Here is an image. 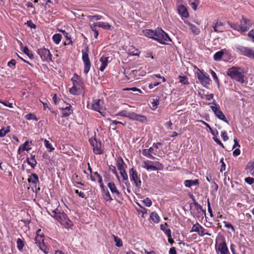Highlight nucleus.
<instances>
[{
	"mask_svg": "<svg viewBox=\"0 0 254 254\" xmlns=\"http://www.w3.org/2000/svg\"><path fill=\"white\" fill-rule=\"evenodd\" d=\"M28 181L32 185H36L39 182L38 177L35 174H32L29 177Z\"/></svg>",
	"mask_w": 254,
	"mask_h": 254,
	"instance_id": "obj_26",
	"label": "nucleus"
},
{
	"mask_svg": "<svg viewBox=\"0 0 254 254\" xmlns=\"http://www.w3.org/2000/svg\"><path fill=\"white\" fill-rule=\"evenodd\" d=\"M141 166L148 171H153L161 170L163 168V165L158 161H151L150 160L143 161Z\"/></svg>",
	"mask_w": 254,
	"mask_h": 254,
	"instance_id": "obj_4",
	"label": "nucleus"
},
{
	"mask_svg": "<svg viewBox=\"0 0 254 254\" xmlns=\"http://www.w3.org/2000/svg\"><path fill=\"white\" fill-rule=\"evenodd\" d=\"M120 174L124 180H127L128 179L127 175L125 170L120 171Z\"/></svg>",
	"mask_w": 254,
	"mask_h": 254,
	"instance_id": "obj_58",
	"label": "nucleus"
},
{
	"mask_svg": "<svg viewBox=\"0 0 254 254\" xmlns=\"http://www.w3.org/2000/svg\"><path fill=\"white\" fill-rule=\"evenodd\" d=\"M199 184V182L198 180H186L184 182L185 186L186 187L190 188L191 186L198 185Z\"/></svg>",
	"mask_w": 254,
	"mask_h": 254,
	"instance_id": "obj_28",
	"label": "nucleus"
},
{
	"mask_svg": "<svg viewBox=\"0 0 254 254\" xmlns=\"http://www.w3.org/2000/svg\"><path fill=\"white\" fill-rule=\"evenodd\" d=\"M150 219L155 223H158L160 220L159 216L155 212L151 213L150 215Z\"/></svg>",
	"mask_w": 254,
	"mask_h": 254,
	"instance_id": "obj_30",
	"label": "nucleus"
},
{
	"mask_svg": "<svg viewBox=\"0 0 254 254\" xmlns=\"http://www.w3.org/2000/svg\"><path fill=\"white\" fill-rule=\"evenodd\" d=\"M89 50L88 47H85L82 50V60L84 64V73L87 74L91 67V63L89 58Z\"/></svg>",
	"mask_w": 254,
	"mask_h": 254,
	"instance_id": "obj_6",
	"label": "nucleus"
},
{
	"mask_svg": "<svg viewBox=\"0 0 254 254\" xmlns=\"http://www.w3.org/2000/svg\"><path fill=\"white\" fill-rule=\"evenodd\" d=\"M16 244L18 250H19L20 251H22L24 246V243L23 241L21 239L19 238L17 240Z\"/></svg>",
	"mask_w": 254,
	"mask_h": 254,
	"instance_id": "obj_43",
	"label": "nucleus"
},
{
	"mask_svg": "<svg viewBox=\"0 0 254 254\" xmlns=\"http://www.w3.org/2000/svg\"><path fill=\"white\" fill-rule=\"evenodd\" d=\"M142 154L149 158H150V159H154L155 157L153 156V155H151L150 153V151H149V149H144L142 150Z\"/></svg>",
	"mask_w": 254,
	"mask_h": 254,
	"instance_id": "obj_45",
	"label": "nucleus"
},
{
	"mask_svg": "<svg viewBox=\"0 0 254 254\" xmlns=\"http://www.w3.org/2000/svg\"><path fill=\"white\" fill-rule=\"evenodd\" d=\"M75 193L77 194L81 198H86V196L84 193L81 191H79L78 190H75Z\"/></svg>",
	"mask_w": 254,
	"mask_h": 254,
	"instance_id": "obj_59",
	"label": "nucleus"
},
{
	"mask_svg": "<svg viewBox=\"0 0 254 254\" xmlns=\"http://www.w3.org/2000/svg\"><path fill=\"white\" fill-rule=\"evenodd\" d=\"M154 40L162 44H167L168 42L171 41L169 36L160 28L156 29Z\"/></svg>",
	"mask_w": 254,
	"mask_h": 254,
	"instance_id": "obj_5",
	"label": "nucleus"
},
{
	"mask_svg": "<svg viewBox=\"0 0 254 254\" xmlns=\"http://www.w3.org/2000/svg\"><path fill=\"white\" fill-rule=\"evenodd\" d=\"M115 242H116V246L118 247H121L123 246V242L122 240L118 237L113 235Z\"/></svg>",
	"mask_w": 254,
	"mask_h": 254,
	"instance_id": "obj_44",
	"label": "nucleus"
},
{
	"mask_svg": "<svg viewBox=\"0 0 254 254\" xmlns=\"http://www.w3.org/2000/svg\"><path fill=\"white\" fill-rule=\"evenodd\" d=\"M131 112H128L127 111H122L118 113L116 115L122 116L124 117H127L129 119V116H130Z\"/></svg>",
	"mask_w": 254,
	"mask_h": 254,
	"instance_id": "obj_41",
	"label": "nucleus"
},
{
	"mask_svg": "<svg viewBox=\"0 0 254 254\" xmlns=\"http://www.w3.org/2000/svg\"><path fill=\"white\" fill-rule=\"evenodd\" d=\"M150 104L151 108L153 110H155L157 108L158 105L159 104V99H153L151 101Z\"/></svg>",
	"mask_w": 254,
	"mask_h": 254,
	"instance_id": "obj_36",
	"label": "nucleus"
},
{
	"mask_svg": "<svg viewBox=\"0 0 254 254\" xmlns=\"http://www.w3.org/2000/svg\"><path fill=\"white\" fill-rule=\"evenodd\" d=\"M89 142L93 147V150L95 154H101L103 153L101 149V144L100 142H98L96 138H90Z\"/></svg>",
	"mask_w": 254,
	"mask_h": 254,
	"instance_id": "obj_13",
	"label": "nucleus"
},
{
	"mask_svg": "<svg viewBox=\"0 0 254 254\" xmlns=\"http://www.w3.org/2000/svg\"><path fill=\"white\" fill-rule=\"evenodd\" d=\"M223 23L220 21H217L215 25L213 26L214 30L215 32H222L224 28Z\"/></svg>",
	"mask_w": 254,
	"mask_h": 254,
	"instance_id": "obj_27",
	"label": "nucleus"
},
{
	"mask_svg": "<svg viewBox=\"0 0 254 254\" xmlns=\"http://www.w3.org/2000/svg\"><path fill=\"white\" fill-rule=\"evenodd\" d=\"M71 81L73 85L69 90L70 93L73 95H79L82 93L84 90V83L80 77L74 74Z\"/></svg>",
	"mask_w": 254,
	"mask_h": 254,
	"instance_id": "obj_1",
	"label": "nucleus"
},
{
	"mask_svg": "<svg viewBox=\"0 0 254 254\" xmlns=\"http://www.w3.org/2000/svg\"><path fill=\"white\" fill-rule=\"evenodd\" d=\"M221 137L223 139L224 141H226L227 140H228L229 138L227 136V134L226 133V132L225 131H221Z\"/></svg>",
	"mask_w": 254,
	"mask_h": 254,
	"instance_id": "obj_56",
	"label": "nucleus"
},
{
	"mask_svg": "<svg viewBox=\"0 0 254 254\" xmlns=\"http://www.w3.org/2000/svg\"><path fill=\"white\" fill-rule=\"evenodd\" d=\"M129 119L141 123H145L147 121V119L144 116L138 115L133 112H131Z\"/></svg>",
	"mask_w": 254,
	"mask_h": 254,
	"instance_id": "obj_17",
	"label": "nucleus"
},
{
	"mask_svg": "<svg viewBox=\"0 0 254 254\" xmlns=\"http://www.w3.org/2000/svg\"><path fill=\"white\" fill-rule=\"evenodd\" d=\"M246 170L247 173L254 176V160L250 161L248 163Z\"/></svg>",
	"mask_w": 254,
	"mask_h": 254,
	"instance_id": "obj_21",
	"label": "nucleus"
},
{
	"mask_svg": "<svg viewBox=\"0 0 254 254\" xmlns=\"http://www.w3.org/2000/svg\"><path fill=\"white\" fill-rule=\"evenodd\" d=\"M244 73V71L242 68L233 66L228 70L227 74L232 79L243 84L245 83Z\"/></svg>",
	"mask_w": 254,
	"mask_h": 254,
	"instance_id": "obj_2",
	"label": "nucleus"
},
{
	"mask_svg": "<svg viewBox=\"0 0 254 254\" xmlns=\"http://www.w3.org/2000/svg\"><path fill=\"white\" fill-rule=\"evenodd\" d=\"M235 49L241 55L254 59V48L251 49L240 45H237L235 46Z\"/></svg>",
	"mask_w": 254,
	"mask_h": 254,
	"instance_id": "obj_7",
	"label": "nucleus"
},
{
	"mask_svg": "<svg viewBox=\"0 0 254 254\" xmlns=\"http://www.w3.org/2000/svg\"><path fill=\"white\" fill-rule=\"evenodd\" d=\"M38 246H39V248L42 251H43L45 253H46V249H45V245L44 244V242L43 241L42 242V241H41V240H39V242H38L37 243H36Z\"/></svg>",
	"mask_w": 254,
	"mask_h": 254,
	"instance_id": "obj_50",
	"label": "nucleus"
},
{
	"mask_svg": "<svg viewBox=\"0 0 254 254\" xmlns=\"http://www.w3.org/2000/svg\"><path fill=\"white\" fill-rule=\"evenodd\" d=\"M39 240H41L42 242L44 241L43 239V233L41 229H38L36 232V237L35 239L36 243H37Z\"/></svg>",
	"mask_w": 254,
	"mask_h": 254,
	"instance_id": "obj_34",
	"label": "nucleus"
},
{
	"mask_svg": "<svg viewBox=\"0 0 254 254\" xmlns=\"http://www.w3.org/2000/svg\"><path fill=\"white\" fill-rule=\"evenodd\" d=\"M23 52L26 54L30 59L33 58V55L27 47H25L24 48Z\"/></svg>",
	"mask_w": 254,
	"mask_h": 254,
	"instance_id": "obj_52",
	"label": "nucleus"
},
{
	"mask_svg": "<svg viewBox=\"0 0 254 254\" xmlns=\"http://www.w3.org/2000/svg\"><path fill=\"white\" fill-rule=\"evenodd\" d=\"M190 232H196L200 236H204V235H211L210 233L206 232V230L198 223L193 225Z\"/></svg>",
	"mask_w": 254,
	"mask_h": 254,
	"instance_id": "obj_11",
	"label": "nucleus"
},
{
	"mask_svg": "<svg viewBox=\"0 0 254 254\" xmlns=\"http://www.w3.org/2000/svg\"><path fill=\"white\" fill-rule=\"evenodd\" d=\"M25 118L28 120H35L37 121L38 119L37 118L36 115L33 113L28 114L25 116Z\"/></svg>",
	"mask_w": 254,
	"mask_h": 254,
	"instance_id": "obj_48",
	"label": "nucleus"
},
{
	"mask_svg": "<svg viewBox=\"0 0 254 254\" xmlns=\"http://www.w3.org/2000/svg\"><path fill=\"white\" fill-rule=\"evenodd\" d=\"M108 187L113 194H115L118 196L121 195L120 192L117 189L115 184L114 183H109L108 184Z\"/></svg>",
	"mask_w": 254,
	"mask_h": 254,
	"instance_id": "obj_22",
	"label": "nucleus"
},
{
	"mask_svg": "<svg viewBox=\"0 0 254 254\" xmlns=\"http://www.w3.org/2000/svg\"><path fill=\"white\" fill-rule=\"evenodd\" d=\"M225 227L227 228L231 229L233 232L235 231V229L230 223H226L225 222Z\"/></svg>",
	"mask_w": 254,
	"mask_h": 254,
	"instance_id": "obj_63",
	"label": "nucleus"
},
{
	"mask_svg": "<svg viewBox=\"0 0 254 254\" xmlns=\"http://www.w3.org/2000/svg\"><path fill=\"white\" fill-rule=\"evenodd\" d=\"M230 27L234 30L240 32H244L248 31L251 26L252 23L251 20L243 18L240 21V24H229Z\"/></svg>",
	"mask_w": 254,
	"mask_h": 254,
	"instance_id": "obj_3",
	"label": "nucleus"
},
{
	"mask_svg": "<svg viewBox=\"0 0 254 254\" xmlns=\"http://www.w3.org/2000/svg\"><path fill=\"white\" fill-rule=\"evenodd\" d=\"M10 131L9 127H2L0 129V137H2Z\"/></svg>",
	"mask_w": 254,
	"mask_h": 254,
	"instance_id": "obj_35",
	"label": "nucleus"
},
{
	"mask_svg": "<svg viewBox=\"0 0 254 254\" xmlns=\"http://www.w3.org/2000/svg\"><path fill=\"white\" fill-rule=\"evenodd\" d=\"M32 145V141H26L23 144L21 145L17 151L18 154H20L24 151H28L31 149V145Z\"/></svg>",
	"mask_w": 254,
	"mask_h": 254,
	"instance_id": "obj_18",
	"label": "nucleus"
},
{
	"mask_svg": "<svg viewBox=\"0 0 254 254\" xmlns=\"http://www.w3.org/2000/svg\"><path fill=\"white\" fill-rule=\"evenodd\" d=\"M168 225L167 223H165L164 224H161L160 225L161 230L164 232V233L167 235H170L171 234V231L170 229H168Z\"/></svg>",
	"mask_w": 254,
	"mask_h": 254,
	"instance_id": "obj_31",
	"label": "nucleus"
},
{
	"mask_svg": "<svg viewBox=\"0 0 254 254\" xmlns=\"http://www.w3.org/2000/svg\"><path fill=\"white\" fill-rule=\"evenodd\" d=\"M104 102L101 99L93 100L92 103V109L98 112L101 115L104 116L103 114L102 110L104 109Z\"/></svg>",
	"mask_w": 254,
	"mask_h": 254,
	"instance_id": "obj_14",
	"label": "nucleus"
},
{
	"mask_svg": "<svg viewBox=\"0 0 254 254\" xmlns=\"http://www.w3.org/2000/svg\"><path fill=\"white\" fill-rule=\"evenodd\" d=\"M197 77L201 84L204 87H207L211 81L209 76L203 71L199 70V72L197 73Z\"/></svg>",
	"mask_w": 254,
	"mask_h": 254,
	"instance_id": "obj_10",
	"label": "nucleus"
},
{
	"mask_svg": "<svg viewBox=\"0 0 254 254\" xmlns=\"http://www.w3.org/2000/svg\"><path fill=\"white\" fill-rule=\"evenodd\" d=\"M161 145H162V144L160 142L154 143L153 144V146L150 147L149 148V151H150L151 155H154L155 156H160V155L159 154V152L158 151V149L159 148V146Z\"/></svg>",
	"mask_w": 254,
	"mask_h": 254,
	"instance_id": "obj_19",
	"label": "nucleus"
},
{
	"mask_svg": "<svg viewBox=\"0 0 254 254\" xmlns=\"http://www.w3.org/2000/svg\"><path fill=\"white\" fill-rule=\"evenodd\" d=\"M72 113V110L71 109V106L70 105L62 108V117H68Z\"/></svg>",
	"mask_w": 254,
	"mask_h": 254,
	"instance_id": "obj_24",
	"label": "nucleus"
},
{
	"mask_svg": "<svg viewBox=\"0 0 254 254\" xmlns=\"http://www.w3.org/2000/svg\"><path fill=\"white\" fill-rule=\"evenodd\" d=\"M44 143L45 147L48 149L49 151H53L55 148L53 147L52 144L47 139L44 140Z\"/></svg>",
	"mask_w": 254,
	"mask_h": 254,
	"instance_id": "obj_38",
	"label": "nucleus"
},
{
	"mask_svg": "<svg viewBox=\"0 0 254 254\" xmlns=\"http://www.w3.org/2000/svg\"><path fill=\"white\" fill-rule=\"evenodd\" d=\"M223 54L224 52L222 51L216 52L214 55V60L215 61H219L221 59Z\"/></svg>",
	"mask_w": 254,
	"mask_h": 254,
	"instance_id": "obj_46",
	"label": "nucleus"
},
{
	"mask_svg": "<svg viewBox=\"0 0 254 254\" xmlns=\"http://www.w3.org/2000/svg\"><path fill=\"white\" fill-rule=\"evenodd\" d=\"M177 10L179 14L182 17L187 18L189 16V13L187 8L184 5H179L178 7Z\"/></svg>",
	"mask_w": 254,
	"mask_h": 254,
	"instance_id": "obj_20",
	"label": "nucleus"
},
{
	"mask_svg": "<svg viewBox=\"0 0 254 254\" xmlns=\"http://www.w3.org/2000/svg\"><path fill=\"white\" fill-rule=\"evenodd\" d=\"M160 83V82H155L154 83H150L148 85V87L149 89H152L154 87L158 86Z\"/></svg>",
	"mask_w": 254,
	"mask_h": 254,
	"instance_id": "obj_61",
	"label": "nucleus"
},
{
	"mask_svg": "<svg viewBox=\"0 0 254 254\" xmlns=\"http://www.w3.org/2000/svg\"><path fill=\"white\" fill-rule=\"evenodd\" d=\"M117 167L118 168V169L120 170V172L122 171V170H125L124 164L123 160L118 163Z\"/></svg>",
	"mask_w": 254,
	"mask_h": 254,
	"instance_id": "obj_55",
	"label": "nucleus"
},
{
	"mask_svg": "<svg viewBox=\"0 0 254 254\" xmlns=\"http://www.w3.org/2000/svg\"><path fill=\"white\" fill-rule=\"evenodd\" d=\"M53 41L56 44H59L62 39V35L60 34H56L53 36L52 37Z\"/></svg>",
	"mask_w": 254,
	"mask_h": 254,
	"instance_id": "obj_37",
	"label": "nucleus"
},
{
	"mask_svg": "<svg viewBox=\"0 0 254 254\" xmlns=\"http://www.w3.org/2000/svg\"><path fill=\"white\" fill-rule=\"evenodd\" d=\"M129 174L130 180L135 186V189L139 190L141 185V181L139 175H138L137 172L133 168H132L129 170Z\"/></svg>",
	"mask_w": 254,
	"mask_h": 254,
	"instance_id": "obj_8",
	"label": "nucleus"
},
{
	"mask_svg": "<svg viewBox=\"0 0 254 254\" xmlns=\"http://www.w3.org/2000/svg\"><path fill=\"white\" fill-rule=\"evenodd\" d=\"M50 210L51 212L48 211L49 214L60 223L62 222L64 218H65L66 214L64 212H60L58 208Z\"/></svg>",
	"mask_w": 254,
	"mask_h": 254,
	"instance_id": "obj_12",
	"label": "nucleus"
},
{
	"mask_svg": "<svg viewBox=\"0 0 254 254\" xmlns=\"http://www.w3.org/2000/svg\"><path fill=\"white\" fill-rule=\"evenodd\" d=\"M96 25L104 29H110L111 27V25L109 23L104 22H96Z\"/></svg>",
	"mask_w": 254,
	"mask_h": 254,
	"instance_id": "obj_33",
	"label": "nucleus"
},
{
	"mask_svg": "<svg viewBox=\"0 0 254 254\" xmlns=\"http://www.w3.org/2000/svg\"><path fill=\"white\" fill-rule=\"evenodd\" d=\"M109 57H102L97 64L98 67L101 71H103L108 65Z\"/></svg>",
	"mask_w": 254,
	"mask_h": 254,
	"instance_id": "obj_16",
	"label": "nucleus"
},
{
	"mask_svg": "<svg viewBox=\"0 0 254 254\" xmlns=\"http://www.w3.org/2000/svg\"><path fill=\"white\" fill-rule=\"evenodd\" d=\"M27 161H28V163L32 168H34L37 163V162L35 158V156H33V155H31V157L30 158H28Z\"/></svg>",
	"mask_w": 254,
	"mask_h": 254,
	"instance_id": "obj_39",
	"label": "nucleus"
},
{
	"mask_svg": "<svg viewBox=\"0 0 254 254\" xmlns=\"http://www.w3.org/2000/svg\"><path fill=\"white\" fill-rule=\"evenodd\" d=\"M179 82L183 85H188L189 84L188 78L186 76H179Z\"/></svg>",
	"mask_w": 254,
	"mask_h": 254,
	"instance_id": "obj_42",
	"label": "nucleus"
},
{
	"mask_svg": "<svg viewBox=\"0 0 254 254\" xmlns=\"http://www.w3.org/2000/svg\"><path fill=\"white\" fill-rule=\"evenodd\" d=\"M38 54L43 62L50 63L52 61V55L49 50L45 48L39 49L38 50Z\"/></svg>",
	"mask_w": 254,
	"mask_h": 254,
	"instance_id": "obj_9",
	"label": "nucleus"
},
{
	"mask_svg": "<svg viewBox=\"0 0 254 254\" xmlns=\"http://www.w3.org/2000/svg\"><path fill=\"white\" fill-rule=\"evenodd\" d=\"M210 108L212 109V110L215 113V115L218 119L223 121L225 122L228 123V121L226 120L225 115L220 110L219 106H217L216 105L215 106H211Z\"/></svg>",
	"mask_w": 254,
	"mask_h": 254,
	"instance_id": "obj_15",
	"label": "nucleus"
},
{
	"mask_svg": "<svg viewBox=\"0 0 254 254\" xmlns=\"http://www.w3.org/2000/svg\"><path fill=\"white\" fill-rule=\"evenodd\" d=\"M248 36L253 39V42H254V29H252L248 33Z\"/></svg>",
	"mask_w": 254,
	"mask_h": 254,
	"instance_id": "obj_60",
	"label": "nucleus"
},
{
	"mask_svg": "<svg viewBox=\"0 0 254 254\" xmlns=\"http://www.w3.org/2000/svg\"><path fill=\"white\" fill-rule=\"evenodd\" d=\"M185 22L190 27V29H191L192 32L193 34L197 35L199 33V29L196 26L190 23L188 21H185Z\"/></svg>",
	"mask_w": 254,
	"mask_h": 254,
	"instance_id": "obj_29",
	"label": "nucleus"
},
{
	"mask_svg": "<svg viewBox=\"0 0 254 254\" xmlns=\"http://www.w3.org/2000/svg\"><path fill=\"white\" fill-rule=\"evenodd\" d=\"M142 203L147 207H150L152 205V201L151 199L148 197H146L143 200Z\"/></svg>",
	"mask_w": 254,
	"mask_h": 254,
	"instance_id": "obj_51",
	"label": "nucleus"
},
{
	"mask_svg": "<svg viewBox=\"0 0 254 254\" xmlns=\"http://www.w3.org/2000/svg\"><path fill=\"white\" fill-rule=\"evenodd\" d=\"M199 1L198 0H194L193 1L190 2V5L194 10H196L197 9V7Z\"/></svg>",
	"mask_w": 254,
	"mask_h": 254,
	"instance_id": "obj_49",
	"label": "nucleus"
},
{
	"mask_svg": "<svg viewBox=\"0 0 254 254\" xmlns=\"http://www.w3.org/2000/svg\"><path fill=\"white\" fill-rule=\"evenodd\" d=\"M218 249L221 254H227L228 253V249L225 243L219 244Z\"/></svg>",
	"mask_w": 254,
	"mask_h": 254,
	"instance_id": "obj_23",
	"label": "nucleus"
},
{
	"mask_svg": "<svg viewBox=\"0 0 254 254\" xmlns=\"http://www.w3.org/2000/svg\"><path fill=\"white\" fill-rule=\"evenodd\" d=\"M236 246L234 244H231L230 246V249L233 254H238L236 253L235 249H236Z\"/></svg>",
	"mask_w": 254,
	"mask_h": 254,
	"instance_id": "obj_62",
	"label": "nucleus"
},
{
	"mask_svg": "<svg viewBox=\"0 0 254 254\" xmlns=\"http://www.w3.org/2000/svg\"><path fill=\"white\" fill-rule=\"evenodd\" d=\"M210 73H211L214 80L215 81L216 83H217L218 84H219V80L217 77V76L216 74V73L212 70H210Z\"/></svg>",
	"mask_w": 254,
	"mask_h": 254,
	"instance_id": "obj_53",
	"label": "nucleus"
},
{
	"mask_svg": "<svg viewBox=\"0 0 254 254\" xmlns=\"http://www.w3.org/2000/svg\"><path fill=\"white\" fill-rule=\"evenodd\" d=\"M143 33L146 37L154 40L156 34V30L153 31L150 29H146L143 31Z\"/></svg>",
	"mask_w": 254,
	"mask_h": 254,
	"instance_id": "obj_25",
	"label": "nucleus"
},
{
	"mask_svg": "<svg viewBox=\"0 0 254 254\" xmlns=\"http://www.w3.org/2000/svg\"><path fill=\"white\" fill-rule=\"evenodd\" d=\"M61 224L64 225L65 228H68L72 225V222L67 218L66 215L65 218H64Z\"/></svg>",
	"mask_w": 254,
	"mask_h": 254,
	"instance_id": "obj_32",
	"label": "nucleus"
},
{
	"mask_svg": "<svg viewBox=\"0 0 254 254\" xmlns=\"http://www.w3.org/2000/svg\"><path fill=\"white\" fill-rule=\"evenodd\" d=\"M103 197L107 201L110 202L113 200V198L111 197L108 191H106L104 190L103 191Z\"/></svg>",
	"mask_w": 254,
	"mask_h": 254,
	"instance_id": "obj_40",
	"label": "nucleus"
},
{
	"mask_svg": "<svg viewBox=\"0 0 254 254\" xmlns=\"http://www.w3.org/2000/svg\"><path fill=\"white\" fill-rule=\"evenodd\" d=\"M96 27L98 26L96 25V23L91 24L90 26L91 29L94 32V36L95 38H97L98 36V32L96 29Z\"/></svg>",
	"mask_w": 254,
	"mask_h": 254,
	"instance_id": "obj_47",
	"label": "nucleus"
},
{
	"mask_svg": "<svg viewBox=\"0 0 254 254\" xmlns=\"http://www.w3.org/2000/svg\"><path fill=\"white\" fill-rule=\"evenodd\" d=\"M240 150L238 148L236 149L233 152V155L235 156H237L240 154Z\"/></svg>",
	"mask_w": 254,
	"mask_h": 254,
	"instance_id": "obj_64",
	"label": "nucleus"
},
{
	"mask_svg": "<svg viewBox=\"0 0 254 254\" xmlns=\"http://www.w3.org/2000/svg\"><path fill=\"white\" fill-rule=\"evenodd\" d=\"M245 182L249 185H252L254 183V178L251 177H247L245 179Z\"/></svg>",
	"mask_w": 254,
	"mask_h": 254,
	"instance_id": "obj_57",
	"label": "nucleus"
},
{
	"mask_svg": "<svg viewBox=\"0 0 254 254\" xmlns=\"http://www.w3.org/2000/svg\"><path fill=\"white\" fill-rule=\"evenodd\" d=\"M15 64L16 61L14 59L11 60L7 64L8 66L12 69L15 68Z\"/></svg>",
	"mask_w": 254,
	"mask_h": 254,
	"instance_id": "obj_54",
	"label": "nucleus"
}]
</instances>
